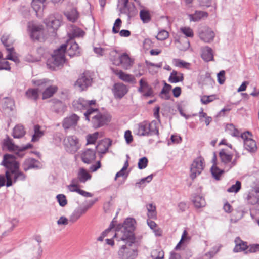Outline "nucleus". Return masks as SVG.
Returning <instances> with one entry per match:
<instances>
[{
    "label": "nucleus",
    "mask_w": 259,
    "mask_h": 259,
    "mask_svg": "<svg viewBox=\"0 0 259 259\" xmlns=\"http://www.w3.org/2000/svg\"><path fill=\"white\" fill-rule=\"evenodd\" d=\"M98 132H95L93 134H89L87 136V144H94L98 138Z\"/></svg>",
    "instance_id": "4d7b16f0"
},
{
    "label": "nucleus",
    "mask_w": 259,
    "mask_h": 259,
    "mask_svg": "<svg viewBox=\"0 0 259 259\" xmlns=\"http://www.w3.org/2000/svg\"><path fill=\"white\" fill-rule=\"evenodd\" d=\"M184 79L183 75L181 73H178L177 71L173 70L169 77L168 81L171 83H177L182 81Z\"/></svg>",
    "instance_id": "4c0bfd02"
},
{
    "label": "nucleus",
    "mask_w": 259,
    "mask_h": 259,
    "mask_svg": "<svg viewBox=\"0 0 259 259\" xmlns=\"http://www.w3.org/2000/svg\"><path fill=\"white\" fill-rule=\"evenodd\" d=\"M251 136L249 132H245L241 135V137L244 140L245 148L250 152L254 153L257 150L255 141L249 136Z\"/></svg>",
    "instance_id": "f8f14e48"
},
{
    "label": "nucleus",
    "mask_w": 259,
    "mask_h": 259,
    "mask_svg": "<svg viewBox=\"0 0 259 259\" xmlns=\"http://www.w3.org/2000/svg\"><path fill=\"white\" fill-rule=\"evenodd\" d=\"M63 142L65 149L68 153L74 154L80 148L79 140L76 136H67L64 138Z\"/></svg>",
    "instance_id": "0eeeda50"
},
{
    "label": "nucleus",
    "mask_w": 259,
    "mask_h": 259,
    "mask_svg": "<svg viewBox=\"0 0 259 259\" xmlns=\"http://www.w3.org/2000/svg\"><path fill=\"white\" fill-rule=\"evenodd\" d=\"M91 175L83 168H80L77 172V180L81 183H85L91 179Z\"/></svg>",
    "instance_id": "bb28decb"
},
{
    "label": "nucleus",
    "mask_w": 259,
    "mask_h": 259,
    "mask_svg": "<svg viewBox=\"0 0 259 259\" xmlns=\"http://www.w3.org/2000/svg\"><path fill=\"white\" fill-rule=\"evenodd\" d=\"M172 62L176 66L181 68H188L190 65L189 63L178 59H174Z\"/></svg>",
    "instance_id": "864d4df0"
},
{
    "label": "nucleus",
    "mask_w": 259,
    "mask_h": 259,
    "mask_svg": "<svg viewBox=\"0 0 259 259\" xmlns=\"http://www.w3.org/2000/svg\"><path fill=\"white\" fill-rule=\"evenodd\" d=\"M3 145L10 152H14L16 150L19 149V146L16 145L14 143L13 140L8 136H7L6 138L4 140Z\"/></svg>",
    "instance_id": "2f4dec72"
},
{
    "label": "nucleus",
    "mask_w": 259,
    "mask_h": 259,
    "mask_svg": "<svg viewBox=\"0 0 259 259\" xmlns=\"http://www.w3.org/2000/svg\"><path fill=\"white\" fill-rule=\"evenodd\" d=\"M122 21L120 19L118 18L116 20L114 26L112 28V32L116 34L119 32V28L121 26Z\"/></svg>",
    "instance_id": "338daca9"
},
{
    "label": "nucleus",
    "mask_w": 259,
    "mask_h": 259,
    "mask_svg": "<svg viewBox=\"0 0 259 259\" xmlns=\"http://www.w3.org/2000/svg\"><path fill=\"white\" fill-rule=\"evenodd\" d=\"M180 30L187 37H192L194 36L193 30L190 27H182Z\"/></svg>",
    "instance_id": "680f3d73"
},
{
    "label": "nucleus",
    "mask_w": 259,
    "mask_h": 259,
    "mask_svg": "<svg viewBox=\"0 0 259 259\" xmlns=\"http://www.w3.org/2000/svg\"><path fill=\"white\" fill-rule=\"evenodd\" d=\"M222 164L224 169L228 171L236 164V159L232 160L233 154L228 153L225 149H222L219 153Z\"/></svg>",
    "instance_id": "6e6552de"
},
{
    "label": "nucleus",
    "mask_w": 259,
    "mask_h": 259,
    "mask_svg": "<svg viewBox=\"0 0 259 259\" xmlns=\"http://www.w3.org/2000/svg\"><path fill=\"white\" fill-rule=\"evenodd\" d=\"M75 182L76 180L73 179L71 181V183L68 185L67 187L70 192H76L78 193L80 189L78 188V185L75 184Z\"/></svg>",
    "instance_id": "0e129e2a"
},
{
    "label": "nucleus",
    "mask_w": 259,
    "mask_h": 259,
    "mask_svg": "<svg viewBox=\"0 0 259 259\" xmlns=\"http://www.w3.org/2000/svg\"><path fill=\"white\" fill-rule=\"evenodd\" d=\"M113 64L121 65L124 69L127 70L132 66L133 61L126 53H123L117 56V59H113Z\"/></svg>",
    "instance_id": "ddd939ff"
},
{
    "label": "nucleus",
    "mask_w": 259,
    "mask_h": 259,
    "mask_svg": "<svg viewBox=\"0 0 259 259\" xmlns=\"http://www.w3.org/2000/svg\"><path fill=\"white\" fill-rule=\"evenodd\" d=\"M192 202L197 208L204 207L206 205V202L204 198L201 196L196 195L193 197Z\"/></svg>",
    "instance_id": "58836bf2"
},
{
    "label": "nucleus",
    "mask_w": 259,
    "mask_h": 259,
    "mask_svg": "<svg viewBox=\"0 0 259 259\" xmlns=\"http://www.w3.org/2000/svg\"><path fill=\"white\" fill-rule=\"evenodd\" d=\"M136 132L140 136L158 135V130L157 123L155 121H152L150 123L146 121H143L138 124Z\"/></svg>",
    "instance_id": "20e7f679"
},
{
    "label": "nucleus",
    "mask_w": 259,
    "mask_h": 259,
    "mask_svg": "<svg viewBox=\"0 0 259 259\" xmlns=\"http://www.w3.org/2000/svg\"><path fill=\"white\" fill-rule=\"evenodd\" d=\"M65 15L67 19L72 22H75L79 17V14L75 8H72L67 11L65 13Z\"/></svg>",
    "instance_id": "c9c22d12"
},
{
    "label": "nucleus",
    "mask_w": 259,
    "mask_h": 259,
    "mask_svg": "<svg viewBox=\"0 0 259 259\" xmlns=\"http://www.w3.org/2000/svg\"><path fill=\"white\" fill-rule=\"evenodd\" d=\"M7 52L8 54L6 57V59L12 60L16 63L19 62L18 58L15 56L14 48H7Z\"/></svg>",
    "instance_id": "c03bdc74"
},
{
    "label": "nucleus",
    "mask_w": 259,
    "mask_h": 259,
    "mask_svg": "<svg viewBox=\"0 0 259 259\" xmlns=\"http://www.w3.org/2000/svg\"><path fill=\"white\" fill-rule=\"evenodd\" d=\"M112 70L114 74L118 76L119 79L123 81L134 84L136 82L134 76L131 74H126L122 70H118L117 69H112Z\"/></svg>",
    "instance_id": "412c9836"
},
{
    "label": "nucleus",
    "mask_w": 259,
    "mask_h": 259,
    "mask_svg": "<svg viewBox=\"0 0 259 259\" xmlns=\"http://www.w3.org/2000/svg\"><path fill=\"white\" fill-rule=\"evenodd\" d=\"M33 84L45 89L42 93V99H46L53 96L57 92L58 88L56 85H51L50 80L47 79H42L39 80H33Z\"/></svg>",
    "instance_id": "39448f33"
},
{
    "label": "nucleus",
    "mask_w": 259,
    "mask_h": 259,
    "mask_svg": "<svg viewBox=\"0 0 259 259\" xmlns=\"http://www.w3.org/2000/svg\"><path fill=\"white\" fill-rule=\"evenodd\" d=\"M80 157L82 161L84 163L90 164L95 159V150L91 149H87L82 152Z\"/></svg>",
    "instance_id": "f3484780"
},
{
    "label": "nucleus",
    "mask_w": 259,
    "mask_h": 259,
    "mask_svg": "<svg viewBox=\"0 0 259 259\" xmlns=\"http://www.w3.org/2000/svg\"><path fill=\"white\" fill-rule=\"evenodd\" d=\"M208 16L207 12L202 11H195L194 14H189L188 17L191 21L198 22L202 19L207 18Z\"/></svg>",
    "instance_id": "393cba45"
},
{
    "label": "nucleus",
    "mask_w": 259,
    "mask_h": 259,
    "mask_svg": "<svg viewBox=\"0 0 259 259\" xmlns=\"http://www.w3.org/2000/svg\"><path fill=\"white\" fill-rule=\"evenodd\" d=\"M164 256V252L160 248L154 249L151 251V256L152 259H163Z\"/></svg>",
    "instance_id": "49530a36"
},
{
    "label": "nucleus",
    "mask_w": 259,
    "mask_h": 259,
    "mask_svg": "<svg viewBox=\"0 0 259 259\" xmlns=\"http://www.w3.org/2000/svg\"><path fill=\"white\" fill-rule=\"evenodd\" d=\"M86 120H90V118L92 117V121L93 126L95 128H98L104 125L109 121V117L98 112L97 109L90 108L84 113Z\"/></svg>",
    "instance_id": "f03ea898"
},
{
    "label": "nucleus",
    "mask_w": 259,
    "mask_h": 259,
    "mask_svg": "<svg viewBox=\"0 0 259 259\" xmlns=\"http://www.w3.org/2000/svg\"><path fill=\"white\" fill-rule=\"evenodd\" d=\"M201 57L206 62L211 61L213 59V55L212 49L205 47L201 49Z\"/></svg>",
    "instance_id": "473e14b6"
},
{
    "label": "nucleus",
    "mask_w": 259,
    "mask_h": 259,
    "mask_svg": "<svg viewBox=\"0 0 259 259\" xmlns=\"http://www.w3.org/2000/svg\"><path fill=\"white\" fill-rule=\"evenodd\" d=\"M259 189H255L254 191L250 192L247 195L246 199L248 204L255 205L259 202Z\"/></svg>",
    "instance_id": "a878e982"
},
{
    "label": "nucleus",
    "mask_w": 259,
    "mask_h": 259,
    "mask_svg": "<svg viewBox=\"0 0 259 259\" xmlns=\"http://www.w3.org/2000/svg\"><path fill=\"white\" fill-rule=\"evenodd\" d=\"M140 17L143 23H148L151 20V15L149 11L142 9L140 12Z\"/></svg>",
    "instance_id": "a18cd8bd"
},
{
    "label": "nucleus",
    "mask_w": 259,
    "mask_h": 259,
    "mask_svg": "<svg viewBox=\"0 0 259 259\" xmlns=\"http://www.w3.org/2000/svg\"><path fill=\"white\" fill-rule=\"evenodd\" d=\"M1 165L5 166L10 173L14 172L15 169L19 168V164L16 161L15 156L9 154L4 155Z\"/></svg>",
    "instance_id": "9d476101"
},
{
    "label": "nucleus",
    "mask_w": 259,
    "mask_h": 259,
    "mask_svg": "<svg viewBox=\"0 0 259 259\" xmlns=\"http://www.w3.org/2000/svg\"><path fill=\"white\" fill-rule=\"evenodd\" d=\"M139 84L140 87L138 89V91L140 93L144 92L146 89L150 87L144 78L141 79Z\"/></svg>",
    "instance_id": "bf43d9fd"
},
{
    "label": "nucleus",
    "mask_w": 259,
    "mask_h": 259,
    "mask_svg": "<svg viewBox=\"0 0 259 259\" xmlns=\"http://www.w3.org/2000/svg\"><path fill=\"white\" fill-rule=\"evenodd\" d=\"M65 53L70 57L78 56L80 53V48L77 43L73 40L70 39L67 41Z\"/></svg>",
    "instance_id": "2eb2a0df"
},
{
    "label": "nucleus",
    "mask_w": 259,
    "mask_h": 259,
    "mask_svg": "<svg viewBox=\"0 0 259 259\" xmlns=\"http://www.w3.org/2000/svg\"><path fill=\"white\" fill-rule=\"evenodd\" d=\"M45 23L47 27L56 30L60 27L61 21L54 15H50L45 20Z\"/></svg>",
    "instance_id": "b1692460"
},
{
    "label": "nucleus",
    "mask_w": 259,
    "mask_h": 259,
    "mask_svg": "<svg viewBox=\"0 0 259 259\" xmlns=\"http://www.w3.org/2000/svg\"><path fill=\"white\" fill-rule=\"evenodd\" d=\"M218 251V250L216 251L211 250L197 259H211Z\"/></svg>",
    "instance_id": "774afa93"
},
{
    "label": "nucleus",
    "mask_w": 259,
    "mask_h": 259,
    "mask_svg": "<svg viewBox=\"0 0 259 259\" xmlns=\"http://www.w3.org/2000/svg\"><path fill=\"white\" fill-rule=\"evenodd\" d=\"M32 147V145L31 144H27L25 146L21 147H19V149L15 151L16 152V154L18 157H22L25 155L24 151L26 149L31 148Z\"/></svg>",
    "instance_id": "603ef678"
},
{
    "label": "nucleus",
    "mask_w": 259,
    "mask_h": 259,
    "mask_svg": "<svg viewBox=\"0 0 259 259\" xmlns=\"http://www.w3.org/2000/svg\"><path fill=\"white\" fill-rule=\"evenodd\" d=\"M235 246L233 249L235 252L244 251L247 248L246 242L243 241L239 237L235 239Z\"/></svg>",
    "instance_id": "f704fd0d"
},
{
    "label": "nucleus",
    "mask_w": 259,
    "mask_h": 259,
    "mask_svg": "<svg viewBox=\"0 0 259 259\" xmlns=\"http://www.w3.org/2000/svg\"><path fill=\"white\" fill-rule=\"evenodd\" d=\"M26 96L30 99L35 101L37 100L38 97V89H30L27 90L26 92Z\"/></svg>",
    "instance_id": "09e8293b"
},
{
    "label": "nucleus",
    "mask_w": 259,
    "mask_h": 259,
    "mask_svg": "<svg viewBox=\"0 0 259 259\" xmlns=\"http://www.w3.org/2000/svg\"><path fill=\"white\" fill-rule=\"evenodd\" d=\"M56 199L61 207H64L67 204L66 197L64 194H58L56 196Z\"/></svg>",
    "instance_id": "13d9d810"
},
{
    "label": "nucleus",
    "mask_w": 259,
    "mask_h": 259,
    "mask_svg": "<svg viewBox=\"0 0 259 259\" xmlns=\"http://www.w3.org/2000/svg\"><path fill=\"white\" fill-rule=\"evenodd\" d=\"M28 29L30 31V36L31 38L39 40L42 35V26L29 23Z\"/></svg>",
    "instance_id": "aec40b11"
},
{
    "label": "nucleus",
    "mask_w": 259,
    "mask_h": 259,
    "mask_svg": "<svg viewBox=\"0 0 259 259\" xmlns=\"http://www.w3.org/2000/svg\"><path fill=\"white\" fill-rule=\"evenodd\" d=\"M10 174L14 175V182H16L18 180L23 181L26 178V175H24L21 171H20L19 170V169H15V172H10Z\"/></svg>",
    "instance_id": "8fccbe9b"
},
{
    "label": "nucleus",
    "mask_w": 259,
    "mask_h": 259,
    "mask_svg": "<svg viewBox=\"0 0 259 259\" xmlns=\"http://www.w3.org/2000/svg\"><path fill=\"white\" fill-rule=\"evenodd\" d=\"M148 210V216L149 218H155L156 217V206L152 204H149L147 205Z\"/></svg>",
    "instance_id": "3c124183"
},
{
    "label": "nucleus",
    "mask_w": 259,
    "mask_h": 259,
    "mask_svg": "<svg viewBox=\"0 0 259 259\" xmlns=\"http://www.w3.org/2000/svg\"><path fill=\"white\" fill-rule=\"evenodd\" d=\"M169 36V33L166 30H161L158 33L156 38L159 40H164L166 39Z\"/></svg>",
    "instance_id": "69168bd1"
},
{
    "label": "nucleus",
    "mask_w": 259,
    "mask_h": 259,
    "mask_svg": "<svg viewBox=\"0 0 259 259\" xmlns=\"http://www.w3.org/2000/svg\"><path fill=\"white\" fill-rule=\"evenodd\" d=\"M148 162V159L146 157L140 158L138 163V168L140 169L145 168L147 166Z\"/></svg>",
    "instance_id": "e2e57ef3"
},
{
    "label": "nucleus",
    "mask_w": 259,
    "mask_h": 259,
    "mask_svg": "<svg viewBox=\"0 0 259 259\" xmlns=\"http://www.w3.org/2000/svg\"><path fill=\"white\" fill-rule=\"evenodd\" d=\"M119 3L122 5L121 8V13L127 15L129 19L134 16L136 14V10L133 4H128V0H119Z\"/></svg>",
    "instance_id": "4468645a"
},
{
    "label": "nucleus",
    "mask_w": 259,
    "mask_h": 259,
    "mask_svg": "<svg viewBox=\"0 0 259 259\" xmlns=\"http://www.w3.org/2000/svg\"><path fill=\"white\" fill-rule=\"evenodd\" d=\"M135 221L132 218H127L122 224H118L115 228L113 238L117 241L128 240L132 242L135 240L133 230Z\"/></svg>",
    "instance_id": "f257e3e1"
},
{
    "label": "nucleus",
    "mask_w": 259,
    "mask_h": 259,
    "mask_svg": "<svg viewBox=\"0 0 259 259\" xmlns=\"http://www.w3.org/2000/svg\"><path fill=\"white\" fill-rule=\"evenodd\" d=\"M6 182L7 187H10L13 184L11 175L9 170L6 171L5 175H0V188L5 186Z\"/></svg>",
    "instance_id": "7c9ffc66"
},
{
    "label": "nucleus",
    "mask_w": 259,
    "mask_h": 259,
    "mask_svg": "<svg viewBox=\"0 0 259 259\" xmlns=\"http://www.w3.org/2000/svg\"><path fill=\"white\" fill-rule=\"evenodd\" d=\"M84 33V32L79 28L72 25L68 35L70 39L72 40L73 38L75 37H82Z\"/></svg>",
    "instance_id": "c756f323"
},
{
    "label": "nucleus",
    "mask_w": 259,
    "mask_h": 259,
    "mask_svg": "<svg viewBox=\"0 0 259 259\" xmlns=\"http://www.w3.org/2000/svg\"><path fill=\"white\" fill-rule=\"evenodd\" d=\"M87 102L86 100L83 98H79L75 100L72 103V105L74 109L77 110H81L87 108Z\"/></svg>",
    "instance_id": "e433bc0d"
},
{
    "label": "nucleus",
    "mask_w": 259,
    "mask_h": 259,
    "mask_svg": "<svg viewBox=\"0 0 259 259\" xmlns=\"http://www.w3.org/2000/svg\"><path fill=\"white\" fill-rule=\"evenodd\" d=\"M79 117L73 114L65 118L62 122V126L65 130L69 129L77 125Z\"/></svg>",
    "instance_id": "a211bd4d"
},
{
    "label": "nucleus",
    "mask_w": 259,
    "mask_h": 259,
    "mask_svg": "<svg viewBox=\"0 0 259 259\" xmlns=\"http://www.w3.org/2000/svg\"><path fill=\"white\" fill-rule=\"evenodd\" d=\"M92 201L89 206L84 207H79L75 209L70 217V221L72 222H76L82 214H84L88 209L91 207L94 203Z\"/></svg>",
    "instance_id": "4be33fe9"
},
{
    "label": "nucleus",
    "mask_w": 259,
    "mask_h": 259,
    "mask_svg": "<svg viewBox=\"0 0 259 259\" xmlns=\"http://www.w3.org/2000/svg\"><path fill=\"white\" fill-rule=\"evenodd\" d=\"M45 2H41L39 0H32L31 3L32 7L36 12L37 17H41L44 8Z\"/></svg>",
    "instance_id": "c85d7f7f"
},
{
    "label": "nucleus",
    "mask_w": 259,
    "mask_h": 259,
    "mask_svg": "<svg viewBox=\"0 0 259 259\" xmlns=\"http://www.w3.org/2000/svg\"><path fill=\"white\" fill-rule=\"evenodd\" d=\"M40 127L38 125H34V133L32 136L31 141L36 142L44 135V132L40 130Z\"/></svg>",
    "instance_id": "79ce46f5"
},
{
    "label": "nucleus",
    "mask_w": 259,
    "mask_h": 259,
    "mask_svg": "<svg viewBox=\"0 0 259 259\" xmlns=\"http://www.w3.org/2000/svg\"><path fill=\"white\" fill-rule=\"evenodd\" d=\"M93 79V73L86 71L81 74L74 83V87L80 91L86 90L92 85Z\"/></svg>",
    "instance_id": "423d86ee"
},
{
    "label": "nucleus",
    "mask_w": 259,
    "mask_h": 259,
    "mask_svg": "<svg viewBox=\"0 0 259 259\" xmlns=\"http://www.w3.org/2000/svg\"><path fill=\"white\" fill-rule=\"evenodd\" d=\"M38 163V161L34 158H27L25 159L22 166L25 171H27L30 169L38 167L37 165Z\"/></svg>",
    "instance_id": "72a5a7b5"
},
{
    "label": "nucleus",
    "mask_w": 259,
    "mask_h": 259,
    "mask_svg": "<svg viewBox=\"0 0 259 259\" xmlns=\"http://www.w3.org/2000/svg\"><path fill=\"white\" fill-rule=\"evenodd\" d=\"M226 130L231 131L230 134L234 137H238L239 136V132L235 128L232 124H228L226 126Z\"/></svg>",
    "instance_id": "052dcab7"
},
{
    "label": "nucleus",
    "mask_w": 259,
    "mask_h": 259,
    "mask_svg": "<svg viewBox=\"0 0 259 259\" xmlns=\"http://www.w3.org/2000/svg\"><path fill=\"white\" fill-rule=\"evenodd\" d=\"M111 145V142L105 139L100 141L96 146V148L99 153L105 154Z\"/></svg>",
    "instance_id": "cd10ccee"
},
{
    "label": "nucleus",
    "mask_w": 259,
    "mask_h": 259,
    "mask_svg": "<svg viewBox=\"0 0 259 259\" xmlns=\"http://www.w3.org/2000/svg\"><path fill=\"white\" fill-rule=\"evenodd\" d=\"M128 92L126 85L122 83H117L114 85L113 92L115 98H122Z\"/></svg>",
    "instance_id": "dca6fc26"
},
{
    "label": "nucleus",
    "mask_w": 259,
    "mask_h": 259,
    "mask_svg": "<svg viewBox=\"0 0 259 259\" xmlns=\"http://www.w3.org/2000/svg\"><path fill=\"white\" fill-rule=\"evenodd\" d=\"M66 50L65 44L62 45L60 48L55 50L49 61L56 66L62 64L65 62V53Z\"/></svg>",
    "instance_id": "1a4fd4ad"
},
{
    "label": "nucleus",
    "mask_w": 259,
    "mask_h": 259,
    "mask_svg": "<svg viewBox=\"0 0 259 259\" xmlns=\"http://www.w3.org/2000/svg\"><path fill=\"white\" fill-rule=\"evenodd\" d=\"M1 41L5 46L6 51L7 50V48H11V46L13 42V40L10 38V35L7 33L4 34L1 37Z\"/></svg>",
    "instance_id": "de8ad7c7"
},
{
    "label": "nucleus",
    "mask_w": 259,
    "mask_h": 259,
    "mask_svg": "<svg viewBox=\"0 0 259 259\" xmlns=\"http://www.w3.org/2000/svg\"><path fill=\"white\" fill-rule=\"evenodd\" d=\"M199 37L205 42L209 43L213 40L214 32L209 28H205L199 32Z\"/></svg>",
    "instance_id": "5701e85b"
},
{
    "label": "nucleus",
    "mask_w": 259,
    "mask_h": 259,
    "mask_svg": "<svg viewBox=\"0 0 259 259\" xmlns=\"http://www.w3.org/2000/svg\"><path fill=\"white\" fill-rule=\"evenodd\" d=\"M204 164L201 157L196 158L192 162L190 168V178L194 180L199 175L203 170Z\"/></svg>",
    "instance_id": "9b49d317"
},
{
    "label": "nucleus",
    "mask_w": 259,
    "mask_h": 259,
    "mask_svg": "<svg viewBox=\"0 0 259 259\" xmlns=\"http://www.w3.org/2000/svg\"><path fill=\"white\" fill-rule=\"evenodd\" d=\"M125 244L122 245L118 252L120 259H135L138 255V251L135 245V241L130 242L128 240H122Z\"/></svg>",
    "instance_id": "7ed1b4c3"
},
{
    "label": "nucleus",
    "mask_w": 259,
    "mask_h": 259,
    "mask_svg": "<svg viewBox=\"0 0 259 259\" xmlns=\"http://www.w3.org/2000/svg\"><path fill=\"white\" fill-rule=\"evenodd\" d=\"M171 86L166 83H164V85L160 93L159 96L164 100H168L170 99V96L169 92L171 90Z\"/></svg>",
    "instance_id": "ea45409f"
},
{
    "label": "nucleus",
    "mask_w": 259,
    "mask_h": 259,
    "mask_svg": "<svg viewBox=\"0 0 259 259\" xmlns=\"http://www.w3.org/2000/svg\"><path fill=\"white\" fill-rule=\"evenodd\" d=\"M216 99L215 95H211L210 96L204 95L201 97V102L203 104L206 105Z\"/></svg>",
    "instance_id": "6e6d98bb"
},
{
    "label": "nucleus",
    "mask_w": 259,
    "mask_h": 259,
    "mask_svg": "<svg viewBox=\"0 0 259 259\" xmlns=\"http://www.w3.org/2000/svg\"><path fill=\"white\" fill-rule=\"evenodd\" d=\"M217 153L215 152H214L213 153V158L212 159V163H213V165L211 168V172L214 179L218 180L220 179V177L224 173V171L226 170V169H221L219 168L217 166Z\"/></svg>",
    "instance_id": "6ab92c4d"
},
{
    "label": "nucleus",
    "mask_w": 259,
    "mask_h": 259,
    "mask_svg": "<svg viewBox=\"0 0 259 259\" xmlns=\"http://www.w3.org/2000/svg\"><path fill=\"white\" fill-rule=\"evenodd\" d=\"M241 187V182L239 181H237L235 184L232 185L227 189V192L230 193H237L240 190Z\"/></svg>",
    "instance_id": "5fc2aeb1"
},
{
    "label": "nucleus",
    "mask_w": 259,
    "mask_h": 259,
    "mask_svg": "<svg viewBox=\"0 0 259 259\" xmlns=\"http://www.w3.org/2000/svg\"><path fill=\"white\" fill-rule=\"evenodd\" d=\"M51 102L54 104L53 109L57 113H59L63 110L65 105L60 100L57 99H53Z\"/></svg>",
    "instance_id": "37998d69"
},
{
    "label": "nucleus",
    "mask_w": 259,
    "mask_h": 259,
    "mask_svg": "<svg viewBox=\"0 0 259 259\" xmlns=\"http://www.w3.org/2000/svg\"><path fill=\"white\" fill-rule=\"evenodd\" d=\"M25 134L24 128L22 125H17L13 129V136L14 138H20Z\"/></svg>",
    "instance_id": "a19ab883"
}]
</instances>
